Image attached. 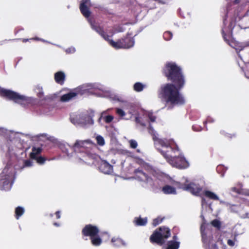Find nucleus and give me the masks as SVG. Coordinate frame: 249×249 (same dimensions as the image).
<instances>
[{"instance_id": "nucleus-1", "label": "nucleus", "mask_w": 249, "mask_h": 249, "mask_svg": "<svg viewBox=\"0 0 249 249\" xmlns=\"http://www.w3.org/2000/svg\"><path fill=\"white\" fill-rule=\"evenodd\" d=\"M163 73L172 83H167L162 86L160 91V97L166 105L172 107L182 105L185 101L179 90L184 87L185 80L180 67L176 63H166Z\"/></svg>"}, {"instance_id": "nucleus-2", "label": "nucleus", "mask_w": 249, "mask_h": 249, "mask_svg": "<svg viewBox=\"0 0 249 249\" xmlns=\"http://www.w3.org/2000/svg\"><path fill=\"white\" fill-rule=\"evenodd\" d=\"M159 146L156 149L169 163L180 152L177 144L172 140H159Z\"/></svg>"}, {"instance_id": "nucleus-3", "label": "nucleus", "mask_w": 249, "mask_h": 249, "mask_svg": "<svg viewBox=\"0 0 249 249\" xmlns=\"http://www.w3.org/2000/svg\"><path fill=\"white\" fill-rule=\"evenodd\" d=\"M15 169L11 166H6L0 174V189L8 191L12 187L15 178Z\"/></svg>"}, {"instance_id": "nucleus-4", "label": "nucleus", "mask_w": 249, "mask_h": 249, "mask_svg": "<svg viewBox=\"0 0 249 249\" xmlns=\"http://www.w3.org/2000/svg\"><path fill=\"white\" fill-rule=\"evenodd\" d=\"M93 146L94 143L89 140H76L71 149L74 152L81 154L83 157L93 158L91 150Z\"/></svg>"}, {"instance_id": "nucleus-5", "label": "nucleus", "mask_w": 249, "mask_h": 249, "mask_svg": "<svg viewBox=\"0 0 249 249\" xmlns=\"http://www.w3.org/2000/svg\"><path fill=\"white\" fill-rule=\"evenodd\" d=\"M91 24L92 26V29L95 30L97 33H98L103 38H104L107 41L110 45L112 46L113 47L116 49H128L132 47H133V41L132 40H128L129 42L128 44H126L123 42L122 41V39L118 40L117 41H114L112 39H110V38L112 36L113 34L111 36H108L107 35L103 30L102 28L101 27H96L91 22Z\"/></svg>"}, {"instance_id": "nucleus-6", "label": "nucleus", "mask_w": 249, "mask_h": 249, "mask_svg": "<svg viewBox=\"0 0 249 249\" xmlns=\"http://www.w3.org/2000/svg\"><path fill=\"white\" fill-rule=\"evenodd\" d=\"M171 236V231L169 228L162 226L157 228L151 234L149 240L152 244L156 243L161 246L165 242V240Z\"/></svg>"}, {"instance_id": "nucleus-7", "label": "nucleus", "mask_w": 249, "mask_h": 249, "mask_svg": "<svg viewBox=\"0 0 249 249\" xmlns=\"http://www.w3.org/2000/svg\"><path fill=\"white\" fill-rule=\"evenodd\" d=\"M0 94L3 97L18 103L22 104L23 102L27 100L25 96L8 89H2L0 90Z\"/></svg>"}, {"instance_id": "nucleus-8", "label": "nucleus", "mask_w": 249, "mask_h": 249, "mask_svg": "<svg viewBox=\"0 0 249 249\" xmlns=\"http://www.w3.org/2000/svg\"><path fill=\"white\" fill-rule=\"evenodd\" d=\"M178 187L183 190L189 192L196 196H200V193L202 190V188L199 184H196L194 182L188 183V181L185 183H178Z\"/></svg>"}, {"instance_id": "nucleus-9", "label": "nucleus", "mask_w": 249, "mask_h": 249, "mask_svg": "<svg viewBox=\"0 0 249 249\" xmlns=\"http://www.w3.org/2000/svg\"><path fill=\"white\" fill-rule=\"evenodd\" d=\"M87 92V89L82 87H78L70 92L61 96L60 100L63 102H67L75 98L78 95H83Z\"/></svg>"}, {"instance_id": "nucleus-10", "label": "nucleus", "mask_w": 249, "mask_h": 249, "mask_svg": "<svg viewBox=\"0 0 249 249\" xmlns=\"http://www.w3.org/2000/svg\"><path fill=\"white\" fill-rule=\"evenodd\" d=\"M172 166L179 169H184L189 166L188 161L186 160L183 155L179 152L175 158L169 162Z\"/></svg>"}, {"instance_id": "nucleus-11", "label": "nucleus", "mask_w": 249, "mask_h": 249, "mask_svg": "<svg viewBox=\"0 0 249 249\" xmlns=\"http://www.w3.org/2000/svg\"><path fill=\"white\" fill-rule=\"evenodd\" d=\"M100 232L99 228L95 225L92 224L86 225L82 229L81 233L83 237H91L97 235Z\"/></svg>"}, {"instance_id": "nucleus-12", "label": "nucleus", "mask_w": 249, "mask_h": 249, "mask_svg": "<svg viewBox=\"0 0 249 249\" xmlns=\"http://www.w3.org/2000/svg\"><path fill=\"white\" fill-rule=\"evenodd\" d=\"M89 4V0H82L80 5L81 12L85 17L88 18V21L90 24H91V22L95 26L100 27L97 24L92 21V20L89 18L90 15V12L89 11L88 7ZM90 25H91V24H90ZM91 27H92V26H91Z\"/></svg>"}, {"instance_id": "nucleus-13", "label": "nucleus", "mask_w": 249, "mask_h": 249, "mask_svg": "<svg viewBox=\"0 0 249 249\" xmlns=\"http://www.w3.org/2000/svg\"><path fill=\"white\" fill-rule=\"evenodd\" d=\"M136 179L145 182H150L152 179L151 176L146 172H144L142 168L136 169L134 171Z\"/></svg>"}, {"instance_id": "nucleus-14", "label": "nucleus", "mask_w": 249, "mask_h": 249, "mask_svg": "<svg viewBox=\"0 0 249 249\" xmlns=\"http://www.w3.org/2000/svg\"><path fill=\"white\" fill-rule=\"evenodd\" d=\"M202 237V242L203 244V246L206 249H208L212 246H213L214 248L216 247V245L215 244H213V236L212 234H210L209 235H207L206 234L201 236Z\"/></svg>"}, {"instance_id": "nucleus-15", "label": "nucleus", "mask_w": 249, "mask_h": 249, "mask_svg": "<svg viewBox=\"0 0 249 249\" xmlns=\"http://www.w3.org/2000/svg\"><path fill=\"white\" fill-rule=\"evenodd\" d=\"M99 169L104 174H110L113 172V166L105 160L101 161Z\"/></svg>"}, {"instance_id": "nucleus-16", "label": "nucleus", "mask_w": 249, "mask_h": 249, "mask_svg": "<svg viewBox=\"0 0 249 249\" xmlns=\"http://www.w3.org/2000/svg\"><path fill=\"white\" fill-rule=\"evenodd\" d=\"M148 131L149 133L152 136V139L154 141V145L156 148H158V146H159V140H163L164 139H160L157 136V133L154 129L153 127L152 126L151 124H150L148 127Z\"/></svg>"}, {"instance_id": "nucleus-17", "label": "nucleus", "mask_w": 249, "mask_h": 249, "mask_svg": "<svg viewBox=\"0 0 249 249\" xmlns=\"http://www.w3.org/2000/svg\"><path fill=\"white\" fill-rule=\"evenodd\" d=\"M65 79V75L62 71H58L54 74V79L55 82L60 85L64 84Z\"/></svg>"}, {"instance_id": "nucleus-18", "label": "nucleus", "mask_w": 249, "mask_h": 249, "mask_svg": "<svg viewBox=\"0 0 249 249\" xmlns=\"http://www.w3.org/2000/svg\"><path fill=\"white\" fill-rule=\"evenodd\" d=\"M42 151V148L40 147H33L32 149V152L30 154V158L32 160L36 159V157L39 156Z\"/></svg>"}, {"instance_id": "nucleus-19", "label": "nucleus", "mask_w": 249, "mask_h": 249, "mask_svg": "<svg viewBox=\"0 0 249 249\" xmlns=\"http://www.w3.org/2000/svg\"><path fill=\"white\" fill-rule=\"evenodd\" d=\"M162 191L165 194H176V188L169 185L164 186L162 188Z\"/></svg>"}, {"instance_id": "nucleus-20", "label": "nucleus", "mask_w": 249, "mask_h": 249, "mask_svg": "<svg viewBox=\"0 0 249 249\" xmlns=\"http://www.w3.org/2000/svg\"><path fill=\"white\" fill-rule=\"evenodd\" d=\"M147 222V219L146 217L142 218L135 217L134 220V223L136 226H145Z\"/></svg>"}, {"instance_id": "nucleus-21", "label": "nucleus", "mask_w": 249, "mask_h": 249, "mask_svg": "<svg viewBox=\"0 0 249 249\" xmlns=\"http://www.w3.org/2000/svg\"><path fill=\"white\" fill-rule=\"evenodd\" d=\"M91 243L94 246H99L102 243L101 238L99 236V234L95 236L89 238Z\"/></svg>"}, {"instance_id": "nucleus-22", "label": "nucleus", "mask_w": 249, "mask_h": 249, "mask_svg": "<svg viewBox=\"0 0 249 249\" xmlns=\"http://www.w3.org/2000/svg\"><path fill=\"white\" fill-rule=\"evenodd\" d=\"M203 195L207 197L214 200H218L219 199L218 197L214 193L205 190L203 192Z\"/></svg>"}, {"instance_id": "nucleus-23", "label": "nucleus", "mask_w": 249, "mask_h": 249, "mask_svg": "<svg viewBox=\"0 0 249 249\" xmlns=\"http://www.w3.org/2000/svg\"><path fill=\"white\" fill-rule=\"evenodd\" d=\"M180 243L176 241H169L167 242L166 249H178Z\"/></svg>"}, {"instance_id": "nucleus-24", "label": "nucleus", "mask_w": 249, "mask_h": 249, "mask_svg": "<svg viewBox=\"0 0 249 249\" xmlns=\"http://www.w3.org/2000/svg\"><path fill=\"white\" fill-rule=\"evenodd\" d=\"M35 92L36 93L37 97L39 98H42L43 97L44 93L43 89L40 85H37L35 87L34 89Z\"/></svg>"}, {"instance_id": "nucleus-25", "label": "nucleus", "mask_w": 249, "mask_h": 249, "mask_svg": "<svg viewBox=\"0 0 249 249\" xmlns=\"http://www.w3.org/2000/svg\"><path fill=\"white\" fill-rule=\"evenodd\" d=\"M145 85L141 82H136L133 86V89L136 92H141L143 90Z\"/></svg>"}, {"instance_id": "nucleus-26", "label": "nucleus", "mask_w": 249, "mask_h": 249, "mask_svg": "<svg viewBox=\"0 0 249 249\" xmlns=\"http://www.w3.org/2000/svg\"><path fill=\"white\" fill-rule=\"evenodd\" d=\"M248 46H249V40L242 44H237L235 46H233V47L236 50H239L240 51L242 50L245 47Z\"/></svg>"}, {"instance_id": "nucleus-27", "label": "nucleus", "mask_w": 249, "mask_h": 249, "mask_svg": "<svg viewBox=\"0 0 249 249\" xmlns=\"http://www.w3.org/2000/svg\"><path fill=\"white\" fill-rule=\"evenodd\" d=\"M24 213V209L21 207H18L15 209V217L18 219Z\"/></svg>"}, {"instance_id": "nucleus-28", "label": "nucleus", "mask_w": 249, "mask_h": 249, "mask_svg": "<svg viewBox=\"0 0 249 249\" xmlns=\"http://www.w3.org/2000/svg\"><path fill=\"white\" fill-rule=\"evenodd\" d=\"M211 224L213 227L216 228L218 230H219L221 226V222L216 219L212 220L211 222Z\"/></svg>"}, {"instance_id": "nucleus-29", "label": "nucleus", "mask_w": 249, "mask_h": 249, "mask_svg": "<svg viewBox=\"0 0 249 249\" xmlns=\"http://www.w3.org/2000/svg\"><path fill=\"white\" fill-rule=\"evenodd\" d=\"M233 29V28L232 27V24L231 23H230L229 25L228 29H226V28H223L222 29V33L223 35V37L224 38L225 40H226V33L225 32H227L228 31H231V30Z\"/></svg>"}, {"instance_id": "nucleus-30", "label": "nucleus", "mask_w": 249, "mask_h": 249, "mask_svg": "<svg viewBox=\"0 0 249 249\" xmlns=\"http://www.w3.org/2000/svg\"><path fill=\"white\" fill-rule=\"evenodd\" d=\"M34 160L36 161V162L39 164H43L45 163L46 160V158L41 156H37L36 159H34Z\"/></svg>"}, {"instance_id": "nucleus-31", "label": "nucleus", "mask_w": 249, "mask_h": 249, "mask_svg": "<svg viewBox=\"0 0 249 249\" xmlns=\"http://www.w3.org/2000/svg\"><path fill=\"white\" fill-rule=\"evenodd\" d=\"M163 219L164 218H161L160 217H158L157 218L154 219L152 222L153 226L154 227L157 226L162 222Z\"/></svg>"}, {"instance_id": "nucleus-32", "label": "nucleus", "mask_w": 249, "mask_h": 249, "mask_svg": "<svg viewBox=\"0 0 249 249\" xmlns=\"http://www.w3.org/2000/svg\"><path fill=\"white\" fill-rule=\"evenodd\" d=\"M147 117L150 120L151 122H155L156 120V116L153 114V113L151 111H149L147 112Z\"/></svg>"}, {"instance_id": "nucleus-33", "label": "nucleus", "mask_w": 249, "mask_h": 249, "mask_svg": "<svg viewBox=\"0 0 249 249\" xmlns=\"http://www.w3.org/2000/svg\"><path fill=\"white\" fill-rule=\"evenodd\" d=\"M163 37L166 40H170L172 38V34L169 31L164 33Z\"/></svg>"}, {"instance_id": "nucleus-34", "label": "nucleus", "mask_w": 249, "mask_h": 249, "mask_svg": "<svg viewBox=\"0 0 249 249\" xmlns=\"http://www.w3.org/2000/svg\"><path fill=\"white\" fill-rule=\"evenodd\" d=\"M97 143L101 146L104 145L105 140L101 136H98L96 138Z\"/></svg>"}, {"instance_id": "nucleus-35", "label": "nucleus", "mask_w": 249, "mask_h": 249, "mask_svg": "<svg viewBox=\"0 0 249 249\" xmlns=\"http://www.w3.org/2000/svg\"><path fill=\"white\" fill-rule=\"evenodd\" d=\"M113 119L114 117L110 115H107L104 118V121L107 124L111 122Z\"/></svg>"}, {"instance_id": "nucleus-36", "label": "nucleus", "mask_w": 249, "mask_h": 249, "mask_svg": "<svg viewBox=\"0 0 249 249\" xmlns=\"http://www.w3.org/2000/svg\"><path fill=\"white\" fill-rule=\"evenodd\" d=\"M116 113L117 115L121 117H123L125 115V113L124 111L122 109L119 108H117L116 109Z\"/></svg>"}, {"instance_id": "nucleus-37", "label": "nucleus", "mask_w": 249, "mask_h": 249, "mask_svg": "<svg viewBox=\"0 0 249 249\" xmlns=\"http://www.w3.org/2000/svg\"><path fill=\"white\" fill-rule=\"evenodd\" d=\"M132 40L133 41V46H134V39L133 37H131V36H126L125 37H124V38H122V41H123L124 43H125L126 44H128V43L129 42V41H128V40Z\"/></svg>"}, {"instance_id": "nucleus-38", "label": "nucleus", "mask_w": 249, "mask_h": 249, "mask_svg": "<svg viewBox=\"0 0 249 249\" xmlns=\"http://www.w3.org/2000/svg\"><path fill=\"white\" fill-rule=\"evenodd\" d=\"M32 165L33 162L30 160H27L24 161L23 167H31Z\"/></svg>"}, {"instance_id": "nucleus-39", "label": "nucleus", "mask_w": 249, "mask_h": 249, "mask_svg": "<svg viewBox=\"0 0 249 249\" xmlns=\"http://www.w3.org/2000/svg\"><path fill=\"white\" fill-rule=\"evenodd\" d=\"M129 143L130 147L133 149L136 148L138 146L137 142L133 140H131L129 141Z\"/></svg>"}, {"instance_id": "nucleus-40", "label": "nucleus", "mask_w": 249, "mask_h": 249, "mask_svg": "<svg viewBox=\"0 0 249 249\" xmlns=\"http://www.w3.org/2000/svg\"><path fill=\"white\" fill-rule=\"evenodd\" d=\"M65 52L67 53H72L75 52V49L73 47H71L65 50Z\"/></svg>"}, {"instance_id": "nucleus-41", "label": "nucleus", "mask_w": 249, "mask_h": 249, "mask_svg": "<svg viewBox=\"0 0 249 249\" xmlns=\"http://www.w3.org/2000/svg\"><path fill=\"white\" fill-rule=\"evenodd\" d=\"M205 231V226L204 224H203L201 225V227H200V232H201V236L206 234Z\"/></svg>"}, {"instance_id": "nucleus-42", "label": "nucleus", "mask_w": 249, "mask_h": 249, "mask_svg": "<svg viewBox=\"0 0 249 249\" xmlns=\"http://www.w3.org/2000/svg\"><path fill=\"white\" fill-rule=\"evenodd\" d=\"M135 120L137 123L140 124L141 125L143 126L145 125V124L144 123H143L141 122L140 118L139 117H138V116L136 117Z\"/></svg>"}, {"instance_id": "nucleus-43", "label": "nucleus", "mask_w": 249, "mask_h": 249, "mask_svg": "<svg viewBox=\"0 0 249 249\" xmlns=\"http://www.w3.org/2000/svg\"><path fill=\"white\" fill-rule=\"evenodd\" d=\"M227 244L230 246L232 247L234 245V242L231 239H229L227 241Z\"/></svg>"}, {"instance_id": "nucleus-44", "label": "nucleus", "mask_w": 249, "mask_h": 249, "mask_svg": "<svg viewBox=\"0 0 249 249\" xmlns=\"http://www.w3.org/2000/svg\"><path fill=\"white\" fill-rule=\"evenodd\" d=\"M121 241V239L119 238H112L111 239V242L114 243L116 242H117L118 243H120Z\"/></svg>"}, {"instance_id": "nucleus-45", "label": "nucleus", "mask_w": 249, "mask_h": 249, "mask_svg": "<svg viewBox=\"0 0 249 249\" xmlns=\"http://www.w3.org/2000/svg\"><path fill=\"white\" fill-rule=\"evenodd\" d=\"M55 214L57 219H59L61 217L60 212L59 211H56Z\"/></svg>"}, {"instance_id": "nucleus-46", "label": "nucleus", "mask_w": 249, "mask_h": 249, "mask_svg": "<svg viewBox=\"0 0 249 249\" xmlns=\"http://www.w3.org/2000/svg\"><path fill=\"white\" fill-rule=\"evenodd\" d=\"M124 30V28L123 26L119 27V29L116 30V32H123Z\"/></svg>"}, {"instance_id": "nucleus-47", "label": "nucleus", "mask_w": 249, "mask_h": 249, "mask_svg": "<svg viewBox=\"0 0 249 249\" xmlns=\"http://www.w3.org/2000/svg\"><path fill=\"white\" fill-rule=\"evenodd\" d=\"M244 195L246 196H249V190H247L244 193Z\"/></svg>"}, {"instance_id": "nucleus-48", "label": "nucleus", "mask_w": 249, "mask_h": 249, "mask_svg": "<svg viewBox=\"0 0 249 249\" xmlns=\"http://www.w3.org/2000/svg\"><path fill=\"white\" fill-rule=\"evenodd\" d=\"M53 225L56 226V227H59L60 226V224L59 223H57V222H54L53 223Z\"/></svg>"}, {"instance_id": "nucleus-49", "label": "nucleus", "mask_w": 249, "mask_h": 249, "mask_svg": "<svg viewBox=\"0 0 249 249\" xmlns=\"http://www.w3.org/2000/svg\"><path fill=\"white\" fill-rule=\"evenodd\" d=\"M205 201H206L204 197H202V204L205 203Z\"/></svg>"}, {"instance_id": "nucleus-50", "label": "nucleus", "mask_w": 249, "mask_h": 249, "mask_svg": "<svg viewBox=\"0 0 249 249\" xmlns=\"http://www.w3.org/2000/svg\"><path fill=\"white\" fill-rule=\"evenodd\" d=\"M173 241H176V240L177 239V235H174L173 237Z\"/></svg>"}, {"instance_id": "nucleus-51", "label": "nucleus", "mask_w": 249, "mask_h": 249, "mask_svg": "<svg viewBox=\"0 0 249 249\" xmlns=\"http://www.w3.org/2000/svg\"><path fill=\"white\" fill-rule=\"evenodd\" d=\"M221 133L222 134H223V135H225V136H227L228 134H227V133H225L224 131H222V132H221Z\"/></svg>"}, {"instance_id": "nucleus-52", "label": "nucleus", "mask_w": 249, "mask_h": 249, "mask_svg": "<svg viewBox=\"0 0 249 249\" xmlns=\"http://www.w3.org/2000/svg\"><path fill=\"white\" fill-rule=\"evenodd\" d=\"M207 122H208V120H207V121H204V122H203L204 124H207Z\"/></svg>"}, {"instance_id": "nucleus-53", "label": "nucleus", "mask_w": 249, "mask_h": 249, "mask_svg": "<svg viewBox=\"0 0 249 249\" xmlns=\"http://www.w3.org/2000/svg\"><path fill=\"white\" fill-rule=\"evenodd\" d=\"M28 40V39H24L23 41L24 42H26V41H27Z\"/></svg>"}, {"instance_id": "nucleus-54", "label": "nucleus", "mask_w": 249, "mask_h": 249, "mask_svg": "<svg viewBox=\"0 0 249 249\" xmlns=\"http://www.w3.org/2000/svg\"><path fill=\"white\" fill-rule=\"evenodd\" d=\"M36 39H37V40H41V41H45V40H43V39H41L37 38Z\"/></svg>"}, {"instance_id": "nucleus-55", "label": "nucleus", "mask_w": 249, "mask_h": 249, "mask_svg": "<svg viewBox=\"0 0 249 249\" xmlns=\"http://www.w3.org/2000/svg\"><path fill=\"white\" fill-rule=\"evenodd\" d=\"M240 0H235L236 3H238Z\"/></svg>"}, {"instance_id": "nucleus-56", "label": "nucleus", "mask_w": 249, "mask_h": 249, "mask_svg": "<svg viewBox=\"0 0 249 249\" xmlns=\"http://www.w3.org/2000/svg\"><path fill=\"white\" fill-rule=\"evenodd\" d=\"M236 190V188L235 187H234L232 188L233 191H235Z\"/></svg>"}, {"instance_id": "nucleus-57", "label": "nucleus", "mask_w": 249, "mask_h": 249, "mask_svg": "<svg viewBox=\"0 0 249 249\" xmlns=\"http://www.w3.org/2000/svg\"><path fill=\"white\" fill-rule=\"evenodd\" d=\"M50 217H53V214H52V213H50Z\"/></svg>"}, {"instance_id": "nucleus-58", "label": "nucleus", "mask_w": 249, "mask_h": 249, "mask_svg": "<svg viewBox=\"0 0 249 249\" xmlns=\"http://www.w3.org/2000/svg\"><path fill=\"white\" fill-rule=\"evenodd\" d=\"M208 121L209 122H213V121H212V120H210V121L208 120Z\"/></svg>"}, {"instance_id": "nucleus-59", "label": "nucleus", "mask_w": 249, "mask_h": 249, "mask_svg": "<svg viewBox=\"0 0 249 249\" xmlns=\"http://www.w3.org/2000/svg\"><path fill=\"white\" fill-rule=\"evenodd\" d=\"M192 128H193V129L194 130H195V126H193Z\"/></svg>"}, {"instance_id": "nucleus-60", "label": "nucleus", "mask_w": 249, "mask_h": 249, "mask_svg": "<svg viewBox=\"0 0 249 249\" xmlns=\"http://www.w3.org/2000/svg\"><path fill=\"white\" fill-rule=\"evenodd\" d=\"M225 20H224V24L225 25Z\"/></svg>"}]
</instances>
